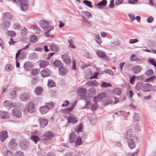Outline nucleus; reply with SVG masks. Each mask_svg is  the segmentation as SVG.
Masks as SVG:
<instances>
[{
  "label": "nucleus",
  "mask_w": 156,
  "mask_h": 156,
  "mask_svg": "<svg viewBox=\"0 0 156 156\" xmlns=\"http://www.w3.org/2000/svg\"><path fill=\"white\" fill-rule=\"evenodd\" d=\"M2 19L3 21L14 20L16 18L10 13L5 12L2 14Z\"/></svg>",
  "instance_id": "20e7f679"
},
{
  "label": "nucleus",
  "mask_w": 156,
  "mask_h": 156,
  "mask_svg": "<svg viewBox=\"0 0 156 156\" xmlns=\"http://www.w3.org/2000/svg\"><path fill=\"white\" fill-rule=\"evenodd\" d=\"M4 22L0 25V27L3 29L7 30L10 26V23L8 21H3Z\"/></svg>",
  "instance_id": "ddd939ff"
},
{
  "label": "nucleus",
  "mask_w": 156,
  "mask_h": 156,
  "mask_svg": "<svg viewBox=\"0 0 156 156\" xmlns=\"http://www.w3.org/2000/svg\"><path fill=\"white\" fill-rule=\"evenodd\" d=\"M30 41L33 43H35L37 40V36L34 35H32L30 37Z\"/></svg>",
  "instance_id": "58836bf2"
},
{
  "label": "nucleus",
  "mask_w": 156,
  "mask_h": 156,
  "mask_svg": "<svg viewBox=\"0 0 156 156\" xmlns=\"http://www.w3.org/2000/svg\"><path fill=\"white\" fill-rule=\"evenodd\" d=\"M33 67L32 63L30 62H26L24 64L23 68L26 71H29Z\"/></svg>",
  "instance_id": "f3484780"
},
{
  "label": "nucleus",
  "mask_w": 156,
  "mask_h": 156,
  "mask_svg": "<svg viewBox=\"0 0 156 156\" xmlns=\"http://www.w3.org/2000/svg\"><path fill=\"white\" fill-rule=\"evenodd\" d=\"M75 106V104L74 103L72 105V106L71 107L66 108V110L68 112H70L74 108Z\"/></svg>",
  "instance_id": "bf43d9fd"
},
{
  "label": "nucleus",
  "mask_w": 156,
  "mask_h": 156,
  "mask_svg": "<svg viewBox=\"0 0 156 156\" xmlns=\"http://www.w3.org/2000/svg\"><path fill=\"white\" fill-rule=\"evenodd\" d=\"M13 27L14 29L15 30H22V27L20 23H16L13 25Z\"/></svg>",
  "instance_id": "2f4dec72"
},
{
  "label": "nucleus",
  "mask_w": 156,
  "mask_h": 156,
  "mask_svg": "<svg viewBox=\"0 0 156 156\" xmlns=\"http://www.w3.org/2000/svg\"><path fill=\"white\" fill-rule=\"evenodd\" d=\"M74 142H75V146L76 147L81 144L82 143V142L81 138L80 136H78L76 138Z\"/></svg>",
  "instance_id": "c756f323"
},
{
  "label": "nucleus",
  "mask_w": 156,
  "mask_h": 156,
  "mask_svg": "<svg viewBox=\"0 0 156 156\" xmlns=\"http://www.w3.org/2000/svg\"><path fill=\"white\" fill-rule=\"evenodd\" d=\"M87 90L86 89L82 88L79 89L77 90V94L82 97H84L86 95Z\"/></svg>",
  "instance_id": "aec40b11"
},
{
  "label": "nucleus",
  "mask_w": 156,
  "mask_h": 156,
  "mask_svg": "<svg viewBox=\"0 0 156 156\" xmlns=\"http://www.w3.org/2000/svg\"><path fill=\"white\" fill-rule=\"evenodd\" d=\"M83 14L86 17L88 18L89 17H91L92 16V14L91 13L88 12H84Z\"/></svg>",
  "instance_id": "864d4df0"
},
{
  "label": "nucleus",
  "mask_w": 156,
  "mask_h": 156,
  "mask_svg": "<svg viewBox=\"0 0 156 156\" xmlns=\"http://www.w3.org/2000/svg\"><path fill=\"white\" fill-rule=\"evenodd\" d=\"M49 47H50V49L53 51H57L58 49V47L57 45L54 44H51Z\"/></svg>",
  "instance_id": "72a5a7b5"
},
{
  "label": "nucleus",
  "mask_w": 156,
  "mask_h": 156,
  "mask_svg": "<svg viewBox=\"0 0 156 156\" xmlns=\"http://www.w3.org/2000/svg\"><path fill=\"white\" fill-rule=\"evenodd\" d=\"M96 53L97 55L99 57L102 58L107 61L110 60L109 58L105 55V52L99 50H98L96 51Z\"/></svg>",
  "instance_id": "0eeeda50"
},
{
  "label": "nucleus",
  "mask_w": 156,
  "mask_h": 156,
  "mask_svg": "<svg viewBox=\"0 0 156 156\" xmlns=\"http://www.w3.org/2000/svg\"><path fill=\"white\" fill-rule=\"evenodd\" d=\"M48 64V62L46 61H42L39 64V66L41 68H44Z\"/></svg>",
  "instance_id": "4c0bfd02"
},
{
  "label": "nucleus",
  "mask_w": 156,
  "mask_h": 156,
  "mask_svg": "<svg viewBox=\"0 0 156 156\" xmlns=\"http://www.w3.org/2000/svg\"><path fill=\"white\" fill-rule=\"evenodd\" d=\"M43 140V143L45 144L48 145L50 143L51 139L45 138H41Z\"/></svg>",
  "instance_id": "a19ab883"
},
{
  "label": "nucleus",
  "mask_w": 156,
  "mask_h": 156,
  "mask_svg": "<svg viewBox=\"0 0 156 156\" xmlns=\"http://www.w3.org/2000/svg\"><path fill=\"white\" fill-rule=\"evenodd\" d=\"M104 72L106 73H108L109 75L112 76L114 74V73L111 70L106 69L104 71Z\"/></svg>",
  "instance_id": "6e6d98bb"
},
{
  "label": "nucleus",
  "mask_w": 156,
  "mask_h": 156,
  "mask_svg": "<svg viewBox=\"0 0 156 156\" xmlns=\"http://www.w3.org/2000/svg\"><path fill=\"white\" fill-rule=\"evenodd\" d=\"M83 126L81 123L78 125L76 128L75 131L77 133H79L82 132Z\"/></svg>",
  "instance_id": "7c9ffc66"
},
{
  "label": "nucleus",
  "mask_w": 156,
  "mask_h": 156,
  "mask_svg": "<svg viewBox=\"0 0 156 156\" xmlns=\"http://www.w3.org/2000/svg\"><path fill=\"white\" fill-rule=\"evenodd\" d=\"M76 138V135L74 133H70L69 138V141L70 143L74 142Z\"/></svg>",
  "instance_id": "c85d7f7f"
},
{
  "label": "nucleus",
  "mask_w": 156,
  "mask_h": 156,
  "mask_svg": "<svg viewBox=\"0 0 156 156\" xmlns=\"http://www.w3.org/2000/svg\"><path fill=\"white\" fill-rule=\"evenodd\" d=\"M29 98L28 94L24 93L20 95V98L22 101H25L27 100Z\"/></svg>",
  "instance_id": "bb28decb"
},
{
  "label": "nucleus",
  "mask_w": 156,
  "mask_h": 156,
  "mask_svg": "<svg viewBox=\"0 0 156 156\" xmlns=\"http://www.w3.org/2000/svg\"><path fill=\"white\" fill-rule=\"evenodd\" d=\"M28 145V143L26 141H22L20 142V147L22 150H26L27 148Z\"/></svg>",
  "instance_id": "a211bd4d"
},
{
  "label": "nucleus",
  "mask_w": 156,
  "mask_h": 156,
  "mask_svg": "<svg viewBox=\"0 0 156 156\" xmlns=\"http://www.w3.org/2000/svg\"><path fill=\"white\" fill-rule=\"evenodd\" d=\"M83 3L87 5L90 7H92V6L91 5V2L90 1L87 0H84L83 2Z\"/></svg>",
  "instance_id": "09e8293b"
},
{
  "label": "nucleus",
  "mask_w": 156,
  "mask_h": 156,
  "mask_svg": "<svg viewBox=\"0 0 156 156\" xmlns=\"http://www.w3.org/2000/svg\"><path fill=\"white\" fill-rule=\"evenodd\" d=\"M101 86L102 87H106L108 86L111 87L112 85L110 83H107L105 82H103L102 83Z\"/></svg>",
  "instance_id": "c03bdc74"
},
{
  "label": "nucleus",
  "mask_w": 156,
  "mask_h": 156,
  "mask_svg": "<svg viewBox=\"0 0 156 156\" xmlns=\"http://www.w3.org/2000/svg\"><path fill=\"white\" fill-rule=\"evenodd\" d=\"M138 41V40L137 39H131L129 40V42L130 44H133L135 43H136Z\"/></svg>",
  "instance_id": "4d7b16f0"
},
{
  "label": "nucleus",
  "mask_w": 156,
  "mask_h": 156,
  "mask_svg": "<svg viewBox=\"0 0 156 156\" xmlns=\"http://www.w3.org/2000/svg\"><path fill=\"white\" fill-rule=\"evenodd\" d=\"M68 72L67 69L64 66H61L58 69L59 74L62 76H64Z\"/></svg>",
  "instance_id": "2eb2a0df"
},
{
  "label": "nucleus",
  "mask_w": 156,
  "mask_h": 156,
  "mask_svg": "<svg viewBox=\"0 0 156 156\" xmlns=\"http://www.w3.org/2000/svg\"><path fill=\"white\" fill-rule=\"evenodd\" d=\"M95 40L98 44H101V41H100V36L98 35L96 36Z\"/></svg>",
  "instance_id": "13d9d810"
},
{
  "label": "nucleus",
  "mask_w": 156,
  "mask_h": 156,
  "mask_svg": "<svg viewBox=\"0 0 156 156\" xmlns=\"http://www.w3.org/2000/svg\"><path fill=\"white\" fill-rule=\"evenodd\" d=\"M43 91V88L41 87H36L34 90V92L35 94L37 95H40L42 93Z\"/></svg>",
  "instance_id": "cd10ccee"
},
{
  "label": "nucleus",
  "mask_w": 156,
  "mask_h": 156,
  "mask_svg": "<svg viewBox=\"0 0 156 156\" xmlns=\"http://www.w3.org/2000/svg\"><path fill=\"white\" fill-rule=\"evenodd\" d=\"M140 119V115L138 114L135 113L133 116V120L135 122L139 121Z\"/></svg>",
  "instance_id": "e433bc0d"
},
{
  "label": "nucleus",
  "mask_w": 156,
  "mask_h": 156,
  "mask_svg": "<svg viewBox=\"0 0 156 156\" xmlns=\"http://www.w3.org/2000/svg\"><path fill=\"white\" fill-rule=\"evenodd\" d=\"M5 69L7 71H11L12 69V66L9 64H8L6 65Z\"/></svg>",
  "instance_id": "052dcab7"
},
{
  "label": "nucleus",
  "mask_w": 156,
  "mask_h": 156,
  "mask_svg": "<svg viewBox=\"0 0 156 156\" xmlns=\"http://www.w3.org/2000/svg\"><path fill=\"white\" fill-rule=\"evenodd\" d=\"M8 137L7 132L6 131H2L0 135V139L2 141H4Z\"/></svg>",
  "instance_id": "4be33fe9"
},
{
  "label": "nucleus",
  "mask_w": 156,
  "mask_h": 156,
  "mask_svg": "<svg viewBox=\"0 0 156 156\" xmlns=\"http://www.w3.org/2000/svg\"><path fill=\"white\" fill-rule=\"evenodd\" d=\"M124 137L127 139L128 146L130 149H132L135 147L137 137L131 130L129 129L126 131Z\"/></svg>",
  "instance_id": "f257e3e1"
},
{
  "label": "nucleus",
  "mask_w": 156,
  "mask_h": 156,
  "mask_svg": "<svg viewBox=\"0 0 156 156\" xmlns=\"http://www.w3.org/2000/svg\"><path fill=\"white\" fill-rule=\"evenodd\" d=\"M11 114L12 115L13 117L17 118H19L21 116V110L18 108H14L12 110Z\"/></svg>",
  "instance_id": "6e6552de"
},
{
  "label": "nucleus",
  "mask_w": 156,
  "mask_h": 156,
  "mask_svg": "<svg viewBox=\"0 0 156 156\" xmlns=\"http://www.w3.org/2000/svg\"><path fill=\"white\" fill-rule=\"evenodd\" d=\"M42 76L43 77H46L50 75V72L48 69H45L42 71L41 72Z\"/></svg>",
  "instance_id": "b1692460"
},
{
  "label": "nucleus",
  "mask_w": 156,
  "mask_h": 156,
  "mask_svg": "<svg viewBox=\"0 0 156 156\" xmlns=\"http://www.w3.org/2000/svg\"><path fill=\"white\" fill-rule=\"evenodd\" d=\"M48 85L50 87H53L55 86V83L52 80H48Z\"/></svg>",
  "instance_id": "79ce46f5"
},
{
  "label": "nucleus",
  "mask_w": 156,
  "mask_h": 156,
  "mask_svg": "<svg viewBox=\"0 0 156 156\" xmlns=\"http://www.w3.org/2000/svg\"><path fill=\"white\" fill-rule=\"evenodd\" d=\"M141 69L142 68L140 66H136L133 67L132 70L133 73L137 74L140 73L141 72Z\"/></svg>",
  "instance_id": "5701e85b"
},
{
  "label": "nucleus",
  "mask_w": 156,
  "mask_h": 156,
  "mask_svg": "<svg viewBox=\"0 0 156 156\" xmlns=\"http://www.w3.org/2000/svg\"><path fill=\"white\" fill-rule=\"evenodd\" d=\"M27 111L30 113L34 112L36 110L35 108L34 104L31 102L28 103L27 106Z\"/></svg>",
  "instance_id": "1a4fd4ad"
},
{
  "label": "nucleus",
  "mask_w": 156,
  "mask_h": 156,
  "mask_svg": "<svg viewBox=\"0 0 156 156\" xmlns=\"http://www.w3.org/2000/svg\"><path fill=\"white\" fill-rule=\"evenodd\" d=\"M142 90L145 92H149L152 89V86L149 84H143L142 85Z\"/></svg>",
  "instance_id": "9b49d317"
},
{
  "label": "nucleus",
  "mask_w": 156,
  "mask_h": 156,
  "mask_svg": "<svg viewBox=\"0 0 156 156\" xmlns=\"http://www.w3.org/2000/svg\"><path fill=\"white\" fill-rule=\"evenodd\" d=\"M114 92L115 94L117 95H119L121 93V90L119 88H115L114 90Z\"/></svg>",
  "instance_id": "a18cd8bd"
},
{
  "label": "nucleus",
  "mask_w": 156,
  "mask_h": 156,
  "mask_svg": "<svg viewBox=\"0 0 156 156\" xmlns=\"http://www.w3.org/2000/svg\"><path fill=\"white\" fill-rule=\"evenodd\" d=\"M10 115V113L7 112L1 111L0 112V118L7 119L9 117Z\"/></svg>",
  "instance_id": "412c9836"
},
{
  "label": "nucleus",
  "mask_w": 156,
  "mask_h": 156,
  "mask_svg": "<svg viewBox=\"0 0 156 156\" xmlns=\"http://www.w3.org/2000/svg\"><path fill=\"white\" fill-rule=\"evenodd\" d=\"M86 84L89 86H97L99 85L98 83L95 80L88 81L86 83Z\"/></svg>",
  "instance_id": "a878e982"
},
{
  "label": "nucleus",
  "mask_w": 156,
  "mask_h": 156,
  "mask_svg": "<svg viewBox=\"0 0 156 156\" xmlns=\"http://www.w3.org/2000/svg\"><path fill=\"white\" fill-rule=\"evenodd\" d=\"M39 25L44 32V34L45 36H48V33L54 29V27L49 24L48 21L42 20L39 22Z\"/></svg>",
  "instance_id": "f03ea898"
},
{
  "label": "nucleus",
  "mask_w": 156,
  "mask_h": 156,
  "mask_svg": "<svg viewBox=\"0 0 156 156\" xmlns=\"http://www.w3.org/2000/svg\"><path fill=\"white\" fill-rule=\"evenodd\" d=\"M39 121L41 126V128H42L46 126L48 123V120L44 118H40L39 119Z\"/></svg>",
  "instance_id": "4468645a"
},
{
  "label": "nucleus",
  "mask_w": 156,
  "mask_h": 156,
  "mask_svg": "<svg viewBox=\"0 0 156 156\" xmlns=\"http://www.w3.org/2000/svg\"><path fill=\"white\" fill-rule=\"evenodd\" d=\"M66 119L68 123H70L72 124H75L78 121L77 117L73 115H69L66 117Z\"/></svg>",
  "instance_id": "423d86ee"
},
{
  "label": "nucleus",
  "mask_w": 156,
  "mask_h": 156,
  "mask_svg": "<svg viewBox=\"0 0 156 156\" xmlns=\"http://www.w3.org/2000/svg\"><path fill=\"white\" fill-rule=\"evenodd\" d=\"M153 18L151 16L148 17L147 19V22L149 23H151L153 21Z\"/></svg>",
  "instance_id": "338daca9"
},
{
  "label": "nucleus",
  "mask_w": 156,
  "mask_h": 156,
  "mask_svg": "<svg viewBox=\"0 0 156 156\" xmlns=\"http://www.w3.org/2000/svg\"><path fill=\"white\" fill-rule=\"evenodd\" d=\"M61 62L60 61L55 60L53 63V65L55 66L58 67L61 65Z\"/></svg>",
  "instance_id": "49530a36"
},
{
  "label": "nucleus",
  "mask_w": 156,
  "mask_h": 156,
  "mask_svg": "<svg viewBox=\"0 0 156 156\" xmlns=\"http://www.w3.org/2000/svg\"><path fill=\"white\" fill-rule=\"evenodd\" d=\"M54 136V134L53 132L51 131H48L44 133L41 136V138L52 139Z\"/></svg>",
  "instance_id": "9d476101"
},
{
  "label": "nucleus",
  "mask_w": 156,
  "mask_h": 156,
  "mask_svg": "<svg viewBox=\"0 0 156 156\" xmlns=\"http://www.w3.org/2000/svg\"><path fill=\"white\" fill-rule=\"evenodd\" d=\"M9 147L13 150L16 149L17 147V144L15 143V140L14 139L10 140L9 144Z\"/></svg>",
  "instance_id": "dca6fc26"
},
{
  "label": "nucleus",
  "mask_w": 156,
  "mask_h": 156,
  "mask_svg": "<svg viewBox=\"0 0 156 156\" xmlns=\"http://www.w3.org/2000/svg\"><path fill=\"white\" fill-rule=\"evenodd\" d=\"M5 156H14L13 153L10 151L7 150L5 152Z\"/></svg>",
  "instance_id": "8fccbe9b"
},
{
  "label": "nucleus",
  "mask_w": 156,
  "mask_h": 156,
  "mask_svg": "<svg viewBox=\"0 0 156 156\" xmlns=\"http://www.w3.org/2000/svg\"><path fill=\"white\" fill-rule=\"evenodd\" d=\"M142 84H143V83H138L135 86V89L137 90H139L142 87Z\"/></svg>",
  "instance_id": "3c124183"
},
{
  "label": "nucleus",
  "mask_w": 156,
  "mask_h": 156,
  "mask_svg": "<svg viewBox=\"0 0 156 156\" xmlns=\"http://www.w3.org/2000/svg\"><path fill=\"white\" fill-rule=\"evenodd\" d=\"M129 16L131 21H133L134 20L135 17L133 14L130 13L129 14Z\"/></svg>",
  "instance_id": "0e129e2a"
},
{
  "label": "nucleus",
  "mask_w": 156,
  "mask_h": 156,
  "mask_svg": "<svg viewBox=\"0 0 156 156\" xmlns=\"http://www.w3.org/2000/svg\"><path fill=\"white\" fill-rule=\"evenodd\" d=\"M39 72V70L36 69H34L32 70L31 73L32 75H36Z\"/></svg>",
  "instance_id": "603ef678"
},
{
  "label": "nucleus",
  "mask_w": 156,
  "mask_h": 156,
  "mask_svg": "<svg viewBox=\"0 0 156 156\" xmlns=\"http://www.w3.org/2000/svg\"><path fill=\"white\" fill-rule=\"evenodd\" d=\"M107 2L106 0H102V1L99 2L97 4V5L98 6H106Z\"/></svg>",
  "instance_id": "ea45409f"
},
{
  "label": "nucleus",
  "mask_w": 156,
  "mask_h": 156,
  "mask_svg": "<svg viewBox=\"0 0 156 156\" xmlns=\"http://www.w3.org/2000/svg\"><path fill=\"white\" fill-rule=\"evenodd\" d=\"M148 61L150 64L154 66V67H156V63L154 62V59L150 58L148 59Z\"/></svg>",
  "instance_id": "37998d69"
},
{
  "label": "nucleus",
  "mask_w": 156,
  "mask_h": 156,
  "mask_svg": "<svg viewBox=\"0 0 156 156\" xmlns=\"http://www.w3.org/2000/svg\"><path fill=\"white\" fill-rule=\"evenodd\" d=\"M112 102V100L108 99H106L103 101V104L104 105H106L111 104Z\"/></svg>",
  "instance_id": "c9c22d12"
},
{
  "label": "nucleus",
  "mask_w": 156,
  "mask_h": 156,
  "mask_svg": "<svg viewBox=\"0 0 156 156\" xmlns=\"http://www.w3.org/2000/svg\"><path fill=\"white\" fill-rule=\"evenodd\" d=\"M68 42L69 43V46L73 48H75V46L73 44L72 40L68 41Z\"/></svg>",
  "instance_id": "69168bd1"
},
{
  "label": "nucleus",
  "mask_w": 156,
  "mask_h": 156,
  "mask_svg": "<svg viewBox=\"0 0 156 156\" xmlns=\"http://www.w3.org/2000/svg\"><path fill=\"white\" fill-rule=\"evenodd\" d=\"M6 34L9 36L13 37H15L16 36V34L14 31L7 30L6 32Z\"/></svg>",
  "instance_id": "473e14b6"
},
{
  "label": "nucleus",
  "mask_w": 156,
  "mask_h": 156,
  "mask_svg": "<svg viewBox=\"0 0 156 156\" xmlns=\"http://www.w3.org/2000/svg\"><path fill=\"white\" fill-rule=\"evenodd\" d=\"M135 75H133L130 79L129 81L130 83L133 84L134 83V81L135 80Z\"/></svg>",
  "instance_id": "5fc2aeb1"
},
{
  "label": "nucleus",
  "mask_w": 156,
  "mask_h": 156,
  "mask_svg": "<svg viewBox=\"0 0 156 156\" xmlns=\"http://www.w3.org/2000/svg\"><path fill=\"white\" fill-rule=\"evenodd\" d=\"M61 57L63 61L66 64H69L70 63L71 60L67 55L65 54L62 55L61 56Z\"/></svg>",
  "instance_id": "6ab92c4d"
},
{
  "label": "nucleus",
  "mask_w": 156,
  "mask_h": 156,
  "mask_svg": "<svg viewBox=\"0 0 156 156\" xmlns=\"http://www.w3.org/2000/svg\"><path fill=\"white\" fill-rule=\"evenodd\" d=\"M16 156H23V154L22 151H18L16 152Z\"/></svg>",
  "instance_id": "e2e57ef3"
},
{
  "label": "nucleus",
  "mask_w": 156,
  "mask_h": 156,
  "mask_svg": "<svg viewBox=\"0 0 156 156\" xmlns=\"http://www.w3.org/2000/svg\"><path fill=\"white\" fill-rule=\"evenodd\" d=\"M3 105L7 108H10L15 106V104L13 103L9 102L7 100L5 101L3 103Z\"/></svg>",
  "instance_id": "393cba45"
},
{
  "label": "nucleus",
  "mask_w": 156,
  "mask_h": 156,
  "mask_svg": "<svg viewBox=\"0 0 156 156\" xmlns=\"http://www.w3.org/2000/svg\"><path fill=\"white\" fill-rule=\"evenodd\" d=\"M20 3V9L23 11H26L28 9V4L27 0H19Z\"/></svg>",
  "instance_id": "39448f33"
},
{
  "label": "nucleus",
  "mask_w": 156,
  "mask_h": 156,
  "mask_svg": "<svg viewBox=\"0 0 156 156\" xmlns=\"http://www.w3.org/2000/svg\"><path fill=\"white\" fill-rule=\"evenodd\" d=\"M154 74L153 71L151 69H148L145 73V74L148 76H150L151 75H153Z\"/></svg>",
  "instance_id": "de8ad7c7"
},
{
  "label": "nucleus",
  "mask_w": 156,
  "mask_h": 156,
  "mask_svg": "<svg viewBox=\"0 0 156 156\" xmlns=\"http://www.w3.org/2000/svg\"><path fill=\"white\" fill-rule=\"evenodd\" d=\"M54 106V103L53 102L46 103L45 105L39 108L40 112L42 114L46 113L50 109H52Z\"/></svg>",
  "instance_id": "7ed1b4c3"
},
{
  "label": "nucleus",
  "mask_w": 156,
  "mask_h": 156,
  "mask_svg": "<svg viewBox=\"0 0 156 156\" xmlns=\"http://www.w3.org/2000/svg\"><path fill=\"white\" fill-rule=\"evenodd\" d=\"M64 156H74V154L73 152H69L66 153Z\"/></svg>",
  "instance_id": "774afa93"
},
{
  "label": "nucleus",
  "mask_w": 156,
  "mask_h": 156,
  "mask_svg": "<svg viewBox=\"0 0 156 156\" xmlns=\"http://www.w3.org/2000/svg\"><path fill=\"white\" fill-rule=\"evenodd\" d=\"M109 44L111 47L119 46L120 44V42L118 38H115L109 43Z\"/></svg>",
  "instance_id": "f8f14e48"
},
{
  "label": "nucleus",
  "mask_w": 156,
  "mask_h": 156,
  "mask_svg": "<svg viewBox=\"0 0 156 156\" xmlns=\"http://www.w3.org/2000/svg\"><path fill=\"white\" fill-rule=\"evenodd\" d=\"M31 139L34 141L35 144H37V142L40 140V138L38 136L35 135L31 136Z\"/></svg>",
  "instance_id": "f704fd0d"
},
{
  "label": "nucleus",
  "mask_w": 156,
  "mask_h": 156,
  "mask_svg": "<svg viewBox=\"0 0 156 156\" xmlns=\"http://www.w3.org/2000/svg\"><path fill=\"white\" fill-rule=\"evenodd\" d=\"M10 94L12 98H13L16 97V92L15 90H12L10 93Z\"/></svg>",
  "instance_id": "680f3d73"
}]
</instances>
